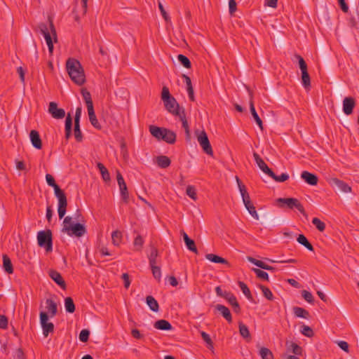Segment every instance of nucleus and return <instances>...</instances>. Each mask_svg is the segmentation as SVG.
I'll return each mask as SVG.
<instances>
[{"mask_svg":"<svg viewBox=\"0 0 359 359\" xmlns=\"http://www.w3.org/2000/svg\"><path fill=\"white\" fill-rule=\"evenodd\" d=\"M66 68L72 81L79 86L86 82L83 69L79 60L69 58L66 62Z\"/></svg>","mask_w":359,"mask_h":359,"instance_id":"nucleus-1","label":"nucleus"},{"mask_svg":"<svg viewBox=\"0 0 359 359\" xmlns=\"http://www.w3.org/2000/svg\"><path fill=\"white\" fill-rule=\"evenodd\" d=\"M62 232L69 236L81 237L86 233V229L82 224H74L72 217L67 216L63 220Z\"/></svg>","mask_w":359,"mask_h":359,"instance_id":"nucleus-2","label":"nucleus"},{"mask_svg":"<svg viewBox=\"0 0 359 359\" xmlns=\"http://www.w3.org/2000/svg\"><path fill=\"white\" fill-rule=\"evenodd\" d=\"M39 28L45 38L49 52L52 53L53 50L52 36H53L55 41H57L56 30L52 20H49V28L48 27V25L44 23H41L39 25Z\"/></svg>","mask_w":359,"mask_h":359,"instance_id":"nucleus-3","label":"nucleus"},{"mask_svg":"<svg viewBox=\"0 0 359 359\" xmlns=\"http://www.w3.org/2000/svg\"><path fill=\"white\" fill-rule=\"evenodd\" d=\"M37 241L39 245L45 248L46 252H49L53 250L52 232L50 230L39 231Z\"/></svg>","mask_w":359,"mask_h":359,"instance_id":"nucleus-4","label":"nucleus"},{"mask_svg":"<svg viewBox=\"0 0 359 359\" xmlns=\"http://www.w3.org/2000/svg\"><path fill=\"white\" fill-rule=\"evenodd\" d=\"M277 202L280 204L286 205L290 209L297 208L304 216L307 217V214L299 201L294 198H279Z\"/></svg>","mask_w":359,"mask_h":359,"instance_id":"nucleus-5","label":"nucleus"},{"mask_svg":"<svg viewBox=\"0 0 359 359\" xmlns=\"http://www.w3.org/2000/svg\"><path fill=\"white\" fill-rule=\"evenodd\" d=\"M58 200L57 212L60 219L65 217L67 212V199L63 190H57L55 194Z\"/></svg>","mask_w":359,"mask_h":359,"instance_id":"nucleus-6","label":"nucleus"},{"mask_svg":"<svg viewBox=\"0 0 359 359\" xmlns=\"http://www.w3.org/2000/svg\"><path fill=\"white\" fill-rule=\"evenodd\" d=\"M297 58L299 61V68L302 72V82L305 88H309L311 86V79L307 70V65L304 58L297 55Z\"/></svg>","mask_w":359,"mask_h":359,"instance_id":"nucleus-7","label":"nucleus"},{"mask_svg":"<svg viewBox=\"0 0 359 359\" xmlns=\"http://www.w3.org/2000/svg\"><path fill=\"white\" fill-rule=\"evenodd\" d=\"M164 106L168 111L172 115L177 116L180 114L181 111H185L183 107H181L177 103L176 99L172 97L163 102Z\"/></svg>","mask_w":359,"mask_h":359,"instance_id":"nucleus-8","label":"nucleus"},{"mask_svg":"<svg viewBox=\"0 0 359 359\" xmlns=\"http://www.w3.org/2000/svg\"><path fill=\"white\" fill-rule=\"evenodd\" d=\"M40 323L43 330V334L47 337L50 333L54 331V325L48 322V315L44 311L40 313Z\"/></svg>","mask_w":359,"mask_h":359,"instance_id":"nucleus-9","label":"nucleus"},{"mask_svg":"<svg viewBox=\"0 0 359 359\" xmlns=\"http://www.w3.org/2000/svg\"><path fill=\"white\" fill-rule=\"evenodd\" d=\"M197 140L200 145L201 146V147L203 148L205 153L210 156L213 154V151L210 145V141L208 140V135L204 130L200 132V133L197 135Z\"/></svg>","mask_w":359,"mask_h":359,"instance_id":"nucleus-10","label":"nucleus"},{"mask_svg":"<svg viewBox=\"0 0 359 359\" xmlns=\"http://www.w3.org/2000/svg\"><path fill=\"white\" fill-rule=\"evenodd\" d=\"M329 184L331 186H334L342 193H350L351 191V187L345 182L334 177L329 180Z\"/></svg>","mask_w":359,"mask_h":359,"instance_id":"nucleus-11","label":"nucleus"},{"mask_svg":"<svg viewBox=\"0 0 359 359\" xmlns=\"http://www.w3.org/2000/svg\"><path fill=\"white\" fill-rule=\"evenodd\" d=\"M48 112L54 118L60 119L62 118L65 116V111L63 109L58 108L57 104L54 102H51L49 104Z\"/></svg>","mask_w":359,"mask_h":359,"instance_id":"nucleus-12","label":"nucleus"},{"mask_svg":"<svg viewBox=\"0 0 359 359\" xmlns=\"http://www.w3.org/2000/svg\"><path fill=\"white\" fill-rule=\"evenodd\" d=\"M249 91V95H250V110L251 112V114L252 117L254 118L255 122L258 125L259 128L261 129V130H263V123L262 119L259 118V115L257 114L255 106H254V102H253V95L252 93L248 90Z\"/></svg>","mask_w":359,"mask_h":359,"instance_id":"nucleus-13","label":"nucleus"},{"mask_svg":"<svg viewBox=\"0 0 359 359\" xmlns=\"http://www.w3.org/2000/svg\"><path fill=\"white\" fill-rule=\"evenodd\" d=\"M253 156H254V158H255L258 167L263 172L268 175L269 176L273 175V172L271 170V169H270L268 167V165L266 164V163L259 156V155L258 154H257L256 152H254Z\"/></svg>","mask_w":359,"mask_h":359,"instance_id":"nucleus-14","label":"nucleus"},{"mask_svg":"<svg viewBox=\"0 0 359 359\" xmlns=\"http://www.w3.org/2000/svg\"><path fill=\"white\" fill-rule=\"evenodd\" d=\"M355 106V100L352 97H346L343 100V111L346 115L353 113V110Z\"/></svg>","mask_w":359,"mask_h":359,"instance_id":"nucleus-15","label":"nucleus"},{"mask_svg":"<svg viewBox=\"0 0 359 359\" xmlns=\"http://www.w3.org/2000/svg\"><path fill=\"white\" fill-rule=\"evenodd\" d=\"M301 177L309 184L314 186L318 184V177L308 171H303L301 173Z\"/></svg>","mask_w":359,"mask_h":359,"instance_id":"nucleus-16","label":"nucleus"},{"mask_svg":"<svg viewBox=\"0 0 359 359\" xmlns=\"http://www.w3.org/2000/svg\"><path fill=\"white\" fill-rule=\"evenodd\" d=\"M29 137L33 147L37 149H41L42 142L39 133L36 130H32L29 133Z\"/></svg>","mask_w":359,"mask_h":359,"instance_id":"nucleus-17","label":"nucleus"},{"mask_svg":"<svg viewBox=\"0 0 359 359\" xmlns=\"http://www.w3.org/2000/svg\"><path fill=\"white\" fill-rule=\"evenodd\" d=\"M215 309L221 313L228 323L232 322V316L230 310L226 306L222 304H217L215 306Z\"/></svg>","mask_w":359,"mask_h":359,"instance_id":"nucleus-18","label":"nucleus"},{"mask_svg":"<svg viewBox=\"0 0 359 359\" xmlns=\"http://www.w3.org/2000/svg\"><path fill=\"white\" fill-rule=\"evenodd\" d=\"M181 234L183 236V238H184V243L186 244V246L187 248L191 252L197 254L198 253V250L196 248V244H195V242L194 240L191 239L188 235L184 231H181Z\"/></svg>","mask_w":359,"mask_h":359,"instance_id":"nucleus-19","label":"nucleus"},{"mask_svg":"<svg viewBox=\"0 0 359 359\" xmlns=\"http://www.w3.org/2000/svg\"><path fill=\"white\" fill-rule=\"evenodd\" d=\"M50 277L62 288L65 289L66 284L60 273L56 271L51 270L49 272Z\"/></svg>","mask_w":359,"mask_h":359,"instance_id":"nucleus-20","label":"nucleus"},{"mask_svg":"<svg viewBox=\"0 0 359 359\" xmlns=\"http://www.w3.org/2000/svg\"><path fill=\"white\" fill-rule=\"evenodd\" d=\"M165 130V128H159L155 126H151L149 127V132L151 134L158 140H163Z\"/></svg>","mask_w":359,"mask_h":359,"instance_id":"nucleus-21","label":"nucleus"},{"mask_svg":"<svg viewBox=\"0 0 359 359\" xmlns=\"http://www.w3.org/2000/svg\"><path fill=\"white\" fill-rule=\"evenodd\" d=\"M46 309L50 314V317H54L57 313V304L51 299H47L46 300Z\"/></svg>","mask_w":359,"mask_h":359,"instance_id":"nucleus-22","label":"nucleus"},{"mask_svg":"<svg viewBox=\"0 0 359 359\" xmlns=\"http://www.w3.org/2000/svg\"><path fill=\"white\" fill-rule=\"evenodd\" d=\"M177 116L179 117V118L182 121V127L185 130L187 140H190V133H189V124H188L187 120L186 118L185 111H181L180 114Z\"/></svg>","mask_w":359,"mask_h":359,"instance_id":"nucleus-23","label":"nucleus"},{"mask_svg":"<svg viewBox=\"0 0 359 359\" xmlns=\"http://www.w3.org/2000/svg\"><path fill=\"white\" fill-rule=\"evenodd\" d=\"M248 260L250 262L252 263L253 264L256 265L257 266H258L261 269L268 270V271H274V269H275L273 266H269V265L265 264L264 262H263L262 261L256 259L252 257H248Z\"/></svg>","mask_w":359,"mask_h":359,"instance_id":"nucleus-24","label":"nucleus"},{"mask_svg":"<svg viewBox=\"0 0 359 359\" xmlns=\"http://www.w3.org/2000/svg\"><path fill=\"white\" fill-rule=\"evenodd\" d=\"M154 327L160 330H172L171 324L166 320H158L154 323Z\"/></svg>","mask_w":359,"mask_h":359,"instance_id":"nucleus-25","label":"nucleus"},{"mask_svg":"<svg viewBox=\"0 0 359 359\" xmlns=\"http://www.w3.org/2000/svg\"><path fill=\"white\" fill-rule=\"evenodd\" d=\"M162 140L169 144H173L176 141V134L173 131L165 128Z\"/></svg>","mask_w":359,"mask_h":359,"instance_id":"nucleus-26","label":"nucleus"},{"mask_svg":"<svg viewBox=\"0 0 359 359\" xmlns=\"http://www.w3.org/2000/svg\"><path fill=\"white\" fill-rule=\"evenodd\" d=\"M88 116H89V120H90V123L96 128H98V129H100L101 128V126L100 124V123L98 122L97 118H96V116H95V111H94V108H89L88 109Z\"/></svg>","mask_w":359,"mask_h":359,"instance_id":"nucleus-27","label":"nucleus"},{"mask_svg":"<svg viewBox=\"0 0 359 359\" xmlns=\"http://www.w3.org/2000/svg\"><path fill=\"white\" fill-rule=\"evenodd\" d=\"M3 266L6 273L9 274L13 273V264L7 255H3Z\"/></svg>","mask_w":359,"mask_h":359,"instance_id":"nucleus-28","label":"nucleus"},{"mask_svg":"<svg viewBox=\"0 0 359 359\" xmlns=\"http://www.w3.org/2000/svg\"><path fill=\"white\" fill-rule=\"evenodd\" d=\"M156 163L161 168H166L170 166L171 161L166 156H159L156 158Z\"/></svg>","mask_w":359,"mask_h":359,"instance_id":"nucleus-29","label":"nucleus"},{"mask_svg":"<svg viewBox=\"0 0 359 359\" xmlns=\"http://www.w3.org/2000/svg\"><path fill=\"white\" fill-rule=\"evenodd\" d=\"M97 168L100 170L103 180L105 182L110 181V175L106 167L102 163L99 162L97 163Z\"/></svg>","mask_w":359,"mask_h":359,"instance_id":"nucleus-30","label":"nucleus"},{"mask_svg":"<svg viewBox=\"0 0 359 359\" xmlns=\"http://www.w3.org/2000/svg\"><path fill=\"white\" fill-rule=\"evenodd\" d=\"M205 258L207 259H208L209 261L214 262V263H219V264H229V262L226 259H225L218 255H214V254H207L205 255Z\"/></svg>","mask_w":359,"mask_h":359,"instance_id":"nucleus-31","label":"nucleus"},{"mask_svg":"<svg viewBox=\"0 0 359 359\" xmlns=\"http://www.w3.org/2000/svg\"><path fill=\"white\" fill-rule=\"evenodd\" d=\"M146 302L151 311L154 312L158 311V303L152 296H147L146 298Z\"/></svg>","mask_w":359,"mask_h":359,"instance_id":"nucleus-32","label":"nucleus"},{"mask_svg":"<svg viewBox=\"0 0 359 359\" xmlns=\"http://www.w3.org/2000/svg\"><path fill=\"white\" fill-rule=\"evenodd\" d=\"M72 118L69 114L65 120V138L68 140L72 135Z\"/></svg>","mask_w":359,"mask_h":359,"instance_id":"nucleus-33","label":"nucleus"},{"mask_svg":"<svg viewBox=\"0 0 359 359\" xmlns=\"http://www.w3.org/2000/svg\"><path fill=\"white\" fill-rule=\"evenodd\" d=\"M286 346L287 348L295 355H302V348L296 343L292 341H286Z\"/></svg>","mask_w":359,"mask_h":359,"instance_id":"nucleus-34","label":"nucleus"},{"mask_svg":"<svg viewBox=\"0 0 359 359\" xmlns=\"http://www.w3.org/2000/svg\"><path fill=\"white\" fill-rule=\"evenodd\" d=\"M297 241L299 243L304 245L309 250L313 251L314 249L313 245L309 242L308 239L303 234H299L297 238Z\"/></svg>","mask_w":359,"mask_h":359,"instance_id":"nucleus-35","label":"nucleus"},{"mask_svg":"<svg viewBox=\"0 0 359 359\" xmlns=\"http://www.w3.org/2000/svg\"><path fill=\"white\" fill-rule=\"evenodd\" d=\"M294 314L295 316L299 318H303L307 319L309 318V313L306 309L301 307H294L293 308Z\"/></svg>","mask_w":359,"mask_h":359,"instance_id":"nucleus-36","label":"nucleus"},{"mask_svg":"<svg viewBox=\"0 0 359 359\" xmlns=\"http://www.w3.org/2000/svg\"><path fill=\"white\" fill-rule=\"evenodd\" d=\"M81 94L82 96L86 102L87 109L89 108L93 107V103L91 98V95L89 91H88L86 89H82L81 90Z\"/></svg>","mask_w":359,"mask_h":359,"instance_id":"nucleus-37","label":"nucleus"},{"mask_svg":"<svg viewBox=\"0 0 359 359\" xmlns=\"http://www.w3.org/2000/svg\"><path fill=\"white\" fill-rule=\"evenodd\" d=\"M122 238H123V235L120 231L116 230L112 232L111 240H112V243L114 245L118 246L122 241Z\"/></svg>","mask_w":359,"mask_h":359,"instance_id":"nucleus-38","label":"nucleus"},{"mask_svg":"<svg viewBox=\"0 0 359 359\" xmlns=\"http://www.w3.org/2000/svg\"><path fill=\"white\" fill-rule=\"evenodd\" d=\"M158 255V252L157 248H156L154 247H151L150 254L148 257L150 266L156 265V263H157L156 259H157Z\"/></svg>","mask_w":359,"mask_h":359,"instance_id":"nucleus-39","label":"nucleus"},{"mask_svg":"<svg viewBox=\"0 0 359 359\" xmlns=\"http://www.w3.org/2000/svg\"><path fill=\"white\" fill-rule=\"evenodd\" d=\"M238 285H239L241 290H242L243 293L248 298V299L252 302L253 297L252 296V294H251L250 290L248 288V285L242 281L238 282Z\"/></svg>","mask_w":359,"mask_h":359,"instance_id":"nucleus-40","label":"nucleus"},{"mask_svg":"<svg viewBox=\"0 0 359 359\" xmlns=\"http://www.w3.org/2000/svg\"><path fill=\"white\" fill-rule=\"evenodd\" d=\"M65 307L66 311L72 313L75 311V305L72 297H66L65 299Z\"/></svg>","mask_w":359,"mask_h":359,"instance_id":"nucleus-41","label":"nucleus"},{"mask_svg":"<svg viewBox=\"0 0 359 359\" xmlns=\"http://www.w3.org/2000/svg\"><path fill=\"white\" fill-rule=\"evenodd\" d=\"M46 182L47 184L50 186V187H52L53 189H54V192L55 194L56 193V191L57 190H59V191H61L62 189L60 188V187L55 183V179L54 177L50 175V174H46Z\"/></svg>","mask_w":359,"mask_h":359,"instance_id":"nucleus-42","label":"nucleus"},{"mask_svg":"<svg viewBox=\"0 0 359 359\" xmlns=\"http://www.w3.org/2000/svg\"><path fill=\"white\" fill-rule=\"evenodd\" d=\"M119 189L123 201L125 203H128L129 201V193L126 184H123V186H119Z\"/></svg>","mask_w":359,"mask_h":359,"instance_id":"nucleus-43","label":"nucleus"},{"mask_svg":"<svg viewBox=\"0 0 359 359\" xmlns=\"http://www.w3.org/2000/svg\"><path fill=\"white\" fill-rule=\"evenodd\" d=\"M259 355L262 359H273L272 352L267 348L262 347L259 350Z\"/></svg>","mask_w":359,"mask_h":359,"instance_id":"nucleus-44","label":"nucleus"},{"mask_svg":"<svg viewBox=\"0 0 359 359\" xmlns=\"http://www.w3.org/2000/svg\"><path fill=\"white\" fill-rule=\"evenodd\" d=\"M74 135L77 142H80L82 141L83 135H82L81 130L80 129L79 123L74 122Z\"/></svg>","mask_w":359,"mask_h":359,"instance_id":"nucleus-45","label":"nucleus"},{"mask_svg":"<svg viewBox=\"0 0 359 359\" xmlns=\"http://www.w3.org/2000/svg\"><path fill=\"white\" fill-rule=\"evenodd\" d=\"M144 245V239L142 236L137 235L133 241V245L135 247V250L140 251Z\"/></svg>","mask_w":359,"mask_h":359,"instance_id":"nucleus-46","label":"nucleus"},{"mask_svg":"<svg viewBox=\"0 0 359 359\" xmlns=\"http://www.w3.org/2000/svg\"><path fill=\"white\" fill-rule=\"evenodd\" d=\"M177 59L179 62L186 68L189 69L191 67V63L189 60V59L182 54L178 55Z\"/></svg>","mask_w":359,"mask_h":359,"instance_id":"nucleus-47","label":"nucleus"},{"mask_svg":"<svg viewBox=\"0 0 359 359\" xmlns=\"http://www.w3.org/2000/svg\"><path fill=\"white\" fill-rule=\"evenodd\" d=\"M239 332H240L241 335L243 338H250V334L248 327L245 325L243 324L242 323H239Z\"/></svg>","mask_w":359,"mask_h":359,"instance_id":"nucleus-48","label":"nucleus"},{"mask_svg":"<svg viewBox=\"0 0 359 359\" xmlns=\"http://www.w3.org/2000/svg\"><path fill=\"white\" fill-rule=\"evenodd\" d=\"M301 333L307 337H312L314 334L313 330L308 325H303L301 327Z\"/></svg>","mask_w":359,"mask_h":359,"instance_id":"nucleus-49","label":"nucleus"},{"mask_svg":"<svg viewBox=\"0 0 359 359\" xmlns=\"http://www.w3.org/2000/svg\"><path fill=\"white\" fill-rule=\"evenodd\" d=\"M312 223L317 229L321 232H323L325 229V224L317 217H314L313 219Z\"/></svg>","mask_w":359,"mask_h":359,"instance_id":"nucleus-50","label":"nucleus"},{"mask_svg":"<svg viewBox=\"0 0 359 359\" xmlns=\"http://www.w3.org/2000/svg\"><path fill=\"white\" fill-rule=\"evenodd\" d=\"M201 335L203 341L207 344L208 347L211 350L213 349V343L210 335L203 331L201 332Z\"/></svg>","mask_w":359,"mask_h":359,"instance_id":"nucleus-51","label":"nucleus"},{"mask_svg":"<svg viewBox=\"0 0 359 359\" xmlns=\"http://www.w3.org/2000/svg\"><path fill=\"white\" fill-rule=\"evenodd\" d=\"M260 289L262 290V292L263 293V295L268 299V300H273V295L270 290V289L264 285H261L259 286Z\"/></svg>","mask_w":359,"mask_h":359,"instance_id":"nucleus-52","label":"nucleus"},{"mask_svg":"<svg viewBox=\"0 0 359 359\" xmlns=\"http://www.w3.org/2000/svg\"><path fill=\"white\" fill-rule=\"evenodd\" d=\"M150 266L154 278L156 279L158 282H160L161 278V271L160 267L157 266L156 265Z\"/></svg>","mask_w":359,"mask_h":359,"instance_id":"nucleus-53","label":"nucleus"},{"mask_svg":"<svg viewBox=\"0 0 359 359\" xmlns=\"http://www.w3.org/2000/svg\"><path fill=\"white\" fill-rule=\"evenodd\" d=\"M245 207L254 219L257 220L259 219V215L256 211L255 207L252 203V202L250 203L249 205H245Z\"/></svg>","mask_w":359,"mask_h":359,"instance_id":"nucleus-54","label":"nucleus"},{"mask_svg":"<svg viewBox=\"0 0 359 359\" xmlns=\"http://www.w3.org/2000/svg\"><path fill=\"white\" fill-rule=\"evenodd\" d=\"M252 271L255 272V273L259 278L265 280H269V275L266 272L256 268L252 269Z\"/></svg>","mask_w":359,"mask_h":359,"instance_id":"nucleus-55","label":"nucleus"},{"mask_svg":"<svg viewBox=\"0 0 359 359\" xmlns=\"http://www.w3.org/2000/svg\"><path fill=\"white\" fill-rule=\"evenodd\" d=\"M270 177L278 182H283L289 179V175L287 173H282L280 175H276L273 172V175H271Z\"/></svg>","mask_w":359,"mask_h":359,"instance_id":"nucleus-56","label":"nucleus"},{"mask_svg":"<svg viewBox=\"0 0 359 359\" xmlns=\"http://www.w3.org/2000/svg\"><path fill=\"white\" fill-rule=\"evenodd\" d=\"M187 194L193 200L196 201L197 198L196 192L194 187L188 186L186 191Z\"/></svg>","mask_w":359,"mask_h":359,"instance_id":"nucleus-57","label":"nucleus"},{"mask_svg":"<svg viewBox=\"0 0 359 359\" xmlns=\"http://www.w3.org/2000/svg\"><path fill=\"white\" fill-rule=\"evenodd\" d=\"M158 8L161 11V13L163 18V19L167 22H170V16L168 15V14L167 13V12L165 11L162 3L161 1H158Z\"/></svg>","mask_w":359,"mask_h":359,"instance_id":"nucleus-58","label":"nucleus"},{"mask_svg":"<svg viewBox=\"0 0 359 359\" xmlns=\"http://www.w3.org/2000/svg\"><path fill=\"white\" fill-rule=\"evenodd\" d=\"M302 294L303 298L309 303L313 304L314 302L312 294L307 290H302Z\"/></svg>","mask_w":359,"mask_h":359,"instance_id":"nucleus-59","label":"nucleus"},{"mask_svg":"<svg viewBox=\"0 0 359 359\" xmlns=\"http://www.w3.org/2000/svg\"><path fill=\"white\" fill-rule=\"evenodd\" d=\"M172 97L173 96H172L170 93L168 88L166 86H163L162 88V93H161V99H162L163 102H164L165 100H167Z\"/></svg>","mask_w":359,"mask_h":359,"instance_id":"nucleus-60","label":"nucleus"},{"mask_svg":"<svg viewBox=\"0 0 359 359\" xmlns=\"http://www.w3.org/2000/svg\"><path fill=\"white\" fill-rule=\"evenodd\" d=\"M236 180L238 184L241 195L243 196L248 194V192L247 191L245 186L242 183L238 177L236 176Z\"/></svg>","mask_w":359,"mask_h":359,"instance_id":"nucleus-61","label":"nucleus"},{"mask_svg":"<svg viewBox=\"0 0 359 359\" xmlns=\"http://www.w3.org/2000/svg\"><path fill=\"white\" fill-rule=\"evenodd\" d=\"M90 331L88 330H82L79 334V339L82 342H86L88 340Z\"/></svg>","mask_w":359,"mask_h":359,"instance_id":"nucleus-62","label":"nucleus"},{"mask_svg":"<svg viewBox=\"0 0 359 359\" xmlns=\"http://www.w3.org/2000/svg\"><path fill=\"white\" fill-rule=\"evenodd\" d=\"M8 327V318L6 316L0 315V328L6 329Z\"/></svg>","mask_w":359,"mask_h":359,"instance_id":"nucleus-63","label":"nucleus"},{"mask_svg":"<svg viewBox=\"0 0 359 359\" xmlns=\"http://www.w3.org/2000/svg\"><path fill=\"white\" fill-rule=\"evenodd\" d=\"M337 345L345 352L348 353L349 348H348V344L345 341H339L337 342Z\"/></svg>","mask_w":359,"mask_h":359,"instance_id":"nucleus-64","label":"nucleus"}]
</instances>
